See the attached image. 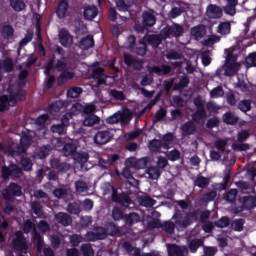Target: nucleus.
I'll use <instances>...</instances> for the list:
<instances>
[{
    "label": "nucleus",
    "instance_id": "34",
    "mask_svg": "<svg viewBox=\"0 0 256 256\" xmlns=\"http://www.w3.org/2000/svg\"><path fill=\"white\" fill-rule=\"evenodd\" d=\"M30 207L34 213V215L38 217H43V207L39 201H32L30 203Z\"/></svg>",
    "mask_w": 256,
    "mask_h": 256
},
{
    "label": "nucleus",
    "instance_id": "55",
    "mask_svg": "<svg viewBox=\"0 0 256 256\" xmlns=\"http://www.w3.org/2000/svg\"><path fill=\"white\" fill-rule=\"evenodd\" d=\"M165 233H173L175 231V223L171 221L164 222L161 226V228Z\"/></svg>",
    "mask_w": 256,
    "mask_h": 256
},
{
    "label": "nucleus",
    "instance_id": "23",
    "mask_svg": "<svg viewBox=\"0 0 256 256\" xmlns=\"http://www.w3.org/2000/svg\"><path fill=\"white\" fill-rule=\"evenodd\" d=\"M143 23L145 27H153L157 23V18L152 13L146 12L143 14Z\"/></svg>",
    "mask_w": 256,
    "mask_h": 256
},
{
    "label": "nucleus",
    "instance_id": "37",
    "mask_svg": "<svg viewBox=\"0 0 256 256\" xmlns=\"http://www.w3.org/2000/svg\"><path fill=\"white\" fill-rule=\"evenodd\" d=\"M192 119L196 123H201V121H205V119H207V112L205 111V109L197 110L192 115Z\"/></svg>",
    "mask_w": 256,
    "mask_h": 256
},
{
    "label": "nucleus",
    "instance_id": "49",
    "mask_svg": "<svg viewBox=\"0 0 256 256\" xmlns=\"http://www.w3.org/2000/svg\"><path fill=\"white\" fill-rule=\"evenodd\" d=\"M1 33H2V37L4 39H8V40L13 39V33H14L13 27H11V26H4L2 28Z\"/></svg>",
    "mask_w": 256,
    "mask_h": 256
},
{
    "label": "nucleus",
    "instance_id": "27",
    "mask_svg": "<svg viewBox=\"0 0 256 256\" xmlns=\"http://www.w3.org/2000/svg\"><path fill=\"white\" fill-rule=\"evenodd\" d=\"M163 39H167V38H163L160 35H150L147 38V41L149 43V45H152V47H159V45H161V43L163 42Z\"/></svg>",
    "mask_w": 256,
    "mask_h": 256
},
{
    "label": "nucleus",
    "instance_id": "64",
    "mask_svg": "<svg viewBox=\"0 0 256 256\" xmlns=\"http://www.w3.org/2000/svg\"><path fill=\"white\" fill-rule=\"evenodd\" d=\"M245 61L247 67H256V52L251 53L248 57H246Z\"/></svg>",
    "mask_w": 256,
    "mask_h": 256
},
{
    "label": "nucleus",
    "instance_id": "30",
    "mask_svg": "<svg viewBox=\"0 0 256 256\" xmlns=\"http://www.w3.org/2000/svg\"><path fill=\"white\" fill-rule=\"evenodd\" d=\"M13 67V60L11 58H7L0 62V69L6 73H11V71H13Z\"/></svg>",
    "mask_w": 256,
    "mask_h": 256
},
{
    "label": "nucleus",
    "instance_id": "59",
    "mask_svg": "<svg viewBox=\"0 0 256 256\" xmlns=\"http://www.w3.org/2000/svg\"><path fill=\"white\" fill-rule=\"evenodd\" d=\"M81 252L84 256H95V252L89 244H83L81 246Z\"/></svg>",
    "mask_w": 256,
    "mask_h": 256
},
{
    "label": "nucleus",
    "instance_id": "24",
    "mask_svg": "<svg viewBox=\"0 0 256 256\" xmlns=\"http://www.w3.org/2000/svg\"><path fill=\"white\" fill-rule=\"evenodd\" d=\"M95 45V40H93V36H87L80 41V49L87 51V49H91Z\"/></svg>",
    "mask_w": 256,
    "mask_h": 256
},
{
    "label": "nucleus",
    "instance_id": "26",
    "mask_svg": "<svg viewBox=\"0 0 256 256\" xmlns=\"http://www.w3.org/2000/svg\"><path fill=\"white\" fill-rule=\"evenodd\" d=\"M216 32L219 33L220 35H229V33H231V23L221 22L218 25Z\"/></svg>",
    "mask_w": 256,
    "mask_h": 256
},
{
    "label": "nucleus",
    "instance_id": "38",
    "mask_svg": "<svg viewBox=\"0 0 256 256\" xmlns=\"http://www.w3.org/2000/svg\"><path fill=\"white\" fill-rule=\"evenodd\" d=\"M152 72L157 73V75H167V73H171V66H155L152 68Z\"/></svg>",
    "mask_w": 256,
    "mask_h": 256
},
{
    "label": "nucleus",
    "instance_id": "20",
    "mask_svg": "<svg viewBox=\"0 0 256 256\" xmlns=\"http://www.w3.org/2000/svg\"><path fill=\"white\" fill-rule=\"evenodd\" d=\"M187 249L185 247H179L177 245H170L168 247L169 256H185Z\"/></svg>",
    "mask_w": 256,
    "mask_h": 256
},
{
    "label": "nucleus",
    "instance_id": "47",
    "mask_svg": "<svg viewBox=\"0 0 256 256\" xmlns=\"http://www.w3.org/2000/svg\"><path fill=\"white\" fill-rule=\"evenodd\" d=\"M161 147H163V141L161 140L154 139L149 143V149L154 153H157V151H159Z\"/></svg>",
    "mask_w": 256,
    "mask_h": 256
},
{
    "label": "nucleus",
    "instance_id": "45",
    "mask_svg": "<svg viewBox=\"0 0 256 256\" xmlns=\"http://www.w3.org/2000/svg\"><path fill=\"white\" fill-rule=\"evenodd\" d=\"M122 247L125 249V251H127V253H130L131 255H141V251L130 245L129 242H124Z\"/></svg>",
    "mask_w": 256,
    "mask_h": 256
},
{
    "label": "nucleus",
    "instance_id": "28",
    "mask_svg": "<svg viewBox=\"0 0 256 256\" xmlns=\"http://www.w3.org/2000/svg\"><path fill=\"white\" fill-rule=\"evenodd\" d=\"M99 121H101L99 116L89 115L84 119L83 123L85 127H93V125H99Z\"/></svg>",
    "mask_w": 256,
    "mask_h": 256
},
{
    "label": "nucleus",
    "instance_id": "11",
    "mask_svg": "<svg viewBox=\"0 0 256 256\" xmlns=\"http://www.w3.org/2000/svg\"><path fill=\"white\" fill-rule=\"evenodd\" d=\"M206 17L208 19H221L223 17V9L216 4H209L206 7Z\"/></svg>",
    "mask_w": 256,
    "mask_h": 256
},
{
    "label": "nucleus",
    "instance_id": "21",
    "mask_svg": "<svg viewBox=\"0 0 256 256\" xmlns=\"http://www.w3.org/2000/svg\"><path fill=\"white\" fill-rule=\"evenodd\" d=\"M183 135H193L197 131V126L192 121H188L181 126Z\"/></svg>",
    "mask_w": 256,
    "mask_h": 256
},
{
    "label": "nucleus",
    "instance_id": "44",
    "mask_svg": "<svg viewBox=\"0 0 256 256\" xmlns=\"http://www.w3.org/2000/svg\"><path fill=\"white\" fill-rule=\"evenodd\" d=\"M229 143V139H218L214 142V147L218 149L221 153L225 151V147H227V144Z\"/></svg>",
    "mask_w": 256,
    "mask_h": 256
},
{
    "label": "nucleus",
    "instance_id": "56",
    "mask_svg": "<svg viewBox=\"0 0 256 256\" xmlns=\"http://www.w3.org/2000/svg\"><path fill=\"white\" fill-rule=\"evenodd\" d=\"M203 246V240L194 239L190 242L189 248L191 253H195L199 247Z\"/></svg>",
    "mask_w": 256,
    "mask_h": 256
},
{
    "label": "nucleus",
    "instance_id": "43",
    "mask_svg": "<svg viewBox=\"0 0 256 256\" xmlns=\"http://www.w3.org/2000/svg\"><path fill=\"white\" fill-rule=\"evenodd\" d=\"M63 107H67V102L65 101H56L50 106V113H57L63 109Z\"/></svg>",
    "mask_w": 256,
    "mask_h": 256
},
{
    "label": "nucleus",
    "instance_id": "53",
    "mask_svg": "<svg viewBox=\"0 0 256 256\" xmlns=\"http://www.w3.org/2000/svg\"><path fill=\"white\" fill-rule=\"evenodd\" d=\"M216 197H217V192L215 190L207 192L202 197V203H210V201H215Z\"/></svg>",
    "mask_w": 256,
    "mask_h": 256
},
{
    "label": "nucleus",
    "instance_id": "15",
    "mask_svg": "<svg viewBox=\"0 0 256 256\" xmlns=\"http://www.w3.org/2000/svg\"><path fill=\"white\" fill-rule=\"evenodd\" d=\"M59 42L63 47H71L73 45V36L69 33V31L62 29L58 34Z\"/></svg>",
    "mask_w": 256,
    "mask_h": 256
},
{
    "label": "nucleus",
    "instance_id": "42",
    "mask_svg": "<svg viewBox=\"0 0 256 256\" xmlns=\"http://www.w3.org/2000/svg\"><path fill=\"white\" fill-rule=\"evenodd\" d=\"M131 5H133V0H129L127 3L124 0H116L118 11H127Z\"/></svg>",
    "mask_w": 256,
    "mask_h": 256
},
{
    "label": "nucleus",
    "instance_id": "19",
    "mask_svg": "<svg viewBox=\"0 0 256 256\" xmlns=\"http://www.w3.org/2000/svg\"><path fill=\"white\" fill-rule=\"evenodd\" d=\"M62 153L64 157L75 155V153H77V144L73 142L66 143L62 148Z\"/></svg>",
    "mask_w": 256,
    "mask_h": 256
},
{
    "label": "nucleus",
    "instance_id": "41",
    "mask_svg": "<svg viewBox=\"0 0 256 256\" xmlns=\"http://www.w3.org/2000/svg\"><path fill=\"white\" fill-rule=\"evenodd\" d=\"M124 219L128 225H133V223H139V221H141V217L135 212L124 216Z\"/></svg>",
    "mask_w": 256,
    "mask_h": 256
},
{
    "label": "nucleus",
    "instance_id": "36",
    "mask_svg": "<svg viewBox=\"0 0 256 256\" xmlns=\"http://www.w3.org/2000/svg\"><path fill=\"white\" fill-rule=\"evenodd\" d=\"M138 203L142 207H153V205H155V200L149 196H140L138 197Z\"/></svg>",
    "mask_w": 256,
    "mask_h": 256
},
{
    "label": "nucleus",
    "instance_id": "39",
    "mask_svg": "<svg viewBox=\"0 0 256 256\" xmlns=\"http://www.w3.org/2000/svg\"><path fill=\"white\" fill-rule=\"evenodd\" d=\"M81 93H83V88L81 87H71L67 90V96L70 97V99H77Z\"/></svg>",
    "mask_w": 256,
    "mask_h": 256
},
{
    "label": "nucleus",
    "instance_id": "61",
    "mask_svg": "<svg viewBox=\"0 0 256 256\" xmlns=\"http://www.w3.org/2000/svg\"><path fill=\"white\" fill-rule=\"evenodd\" d=\"M233 151H249V144L246 143H234L232 144Z\"/></svg>",
    "mask_w": 256,
    "mask_h": 256
},
{
    "label": "nucleus",
    "instance_id": "25",
    "mask_svg": "<svg viewBox=\"0 0 256 256\" xmlns=\"http://www.w3.org/2000/svg\"><path fill=\"white\" fill-rule=\"evenodd\" d=\"M97 7L95 6H88L84 10V17L85 19H88V21H92V19H95L97 17Z\"/></svg>",
    "mask_w": 256,
    "mask_h": 256
},
{
    "label": "nucleus",
    "instance_id": "14",
    "mask_svg": "<svg viewBox=\"0 0 256 256\" xmlns=\"http://www.w3.org/2000/svg\"><path fill=\"white\" fill-rule=\"evenodd\" d=\"M76 163H79L82 171H88V169H91V167H93V164L89 162V154L87 153L77 154Z\"/></svg>",
    "mask_w": 256,
    "mask_h": 256
},
{
    "label": "nucleus",
    "instance_id": "57",
    "mask_svg": "<svg viewBox=\"0 0 256 256\" xmlns=\"http://www.w3.org/2000/svg\"><path fill=\"white\" fill-rule=\"evenodd\" d=\"M223 95H225V92L223 91V87L221 86H217L216 88H213L210 91V96L215 99L217 97H223Z\"/></svg>",
    "mask_w": 256,
    "mask_h": 256
},
{
    "label": "nucleus",
    "instance_id": "29",
    "mask_svg": "<svg viewBox=\"0 0 256 256\" xmlns=\"http://www.w3.org/2000/svg\"><path fill=\"white\" fill-rule=\"evenodd\" d=\"M104 71L105 70L100 67L92 69V77H93V79H98L97 80L98 85H103V83H105V80L101 79V77H103Z\"/></svg>",
    "mask_w": 256,
    "mask_h": 256
},
{
    "label": "nucleus",
    "instance_id": "6",
    "mask_svg": "<svg viewBox=\"0 0 256 256\" xmlns=\"http://www.w3.org/2000/svg\"><path fill=\"white\" fill-rule=\"evenodd\" d=\"M31 145V136L23 135L20 139V145L16 146L15 149L10 148V153L13 157L17 155H23L27 151V147Z\"/></svg>",
    "mask_w": 256,
    "mask_h": 256
},
{
    "label": "nucleus",
    "instance_id": "31",
    "mask_svg": "<svg viewBox=\"0 0 256 256\" xmlns=\"http://www.w3.org/2000/svg\"><path fill=\"white\" fill-rule=\"evenodd\" d=\"M223 121L227 125H235V123H237L239 121V117H237V115H235V113L228 112V113L224 114Z\"/></svg>",
    "mask_w": 256,
    "mask_h": 256
},
{
    "label": "nucleus",
    "instance_id": "13",
    "mask_svg": "<svg viewBox=\"0 0 256 256\" xmlns=\"http://www.w3.org/2000/svg\"><path fill=\"white\" fill-rule=\"evenodd\" d=\"M190 35L195 41H201L207 35V28H205V25L194 26L190 30Z\"/></svg>",
    "mask_w": 256,
    "mask_h": 256
},
{
    "label": "nucleus",
    "instance_id": "22",
    "mask_svg": "<svg viewBox=\"0 0 256 256\" xmlns=\"http://www.w3.org/2000/svg\"><path fill=\"white\" fill-rule=\"evenodd\" d=\"M227 5L224 7L227 15H234L236 13L235 7L239 4V0H226Z\"/></svg>",
    "mask_w": 256,
    "mask_h": 256
},
{
    "label": "nucleus",
    "instance_id": "58",
    "mask_svg": "<svg viewBox=\"0 0 256 256\" xmlns=\"http://www.w3.org/2000/svg\"><path fill=\"white\" fill-rule=\"evenodd\" d=\"M201 60L204 67L211 65V51H205L201 54Z\"/></svg>",
    "mask_w": 256,
    "mask_h": 256
},
{
    "label": "nucleus",
    "instance_id": "9",
    "mask_svg": "<svg viewBox=\"0 0 256 256\" xmlns=\"http://www.w3.org/2000/svg\"><path fill=\"white\" fill-rule=\"evenodd\" d=\"M22 175L23 172L17 165H11L9 168L4 166L2 168L3 179H9V177H12L13 179H19Z\"/></svg>",
    "mask_w": 256,
    "mask_h": 256
},
{
    "label": "nucleus",
    "instance_id": "63",
    "mask_svg": "<svg viewBox=\"0 0 256 256\" xmlns=\"http://www.w3.org/2000/svg\"><path fill=\"white\" fill-rule=\"evenodd\" d=\"M112 218L114 221H121L123 219V211L119 207H114L112 210Z\"/></svg>",
    "mask_w": 256,
    "mask_h": 256
},
{
    "label": "nucleus",
    "instance_id": "17",
    "mask_svg": "<svg viewBox=\"0 0 256 256\" xmlns=\"http://www.w3.org/2000/svg\"><path fill=\"white\" fill-rule=\"evenodd\" d=\"M71 119V114H65L62 118L61 124H56L51 127L52 133H58V135H63L65 133V126L67 123H69V120Z\"/></svg>",
    "mask_w": 256,
    "mask_h": 256
},
{
    "label": "nucleus",
    "instance_id": "2",
    "mask_svg": "<svg viewBox=\"0 0 256 256\" xmlns=\"http://www.w3.org/2000/svg\"><path fill=\"white\" fill-rule=\"evenodd\" d=\"M104 191L105 195H107V193H110L112 201H114V203H119L123 207H129V205H131V198H129L127 194H117V190H115L113 185H111L110 183L104 184Z\"/></svg>",
    "mask_w": 256,
    "mask_h": 256
},
{
    "label": "nucleus",
    "instance_id": "5",
    "mask_svg": "<svg viewBox=\"0 0 256 256\" xmlns=\"http://www.w3.org/2000/svg\"><path fill=\"white\" fill-rule=\"evenodd\" d=\"M23 195V191L21 190V186L15 183H11L7 189L2 191V197L6 199V201H11L14 197H21Z\"/></svg>",
    "mask_w": 256,
    "mask_h": 256
},
{
    "label": "nucleus",
    "instance_id": "32",
    "mask_svg": "<svg viewBox=\"0 0 256 256\" xmlns=\"http://www.w3.org/2000/svg\"><path fill=\"white\" fill-rule=\"evenodd\" d=\"M219 41H221L220 36L210 35L207 39L202 41V45H204V47H213V45H215V43H219Z\"/></svg>",
    "mask_w": 256,
    "mask_h": 256
},
{
    "label": "nucleus",
    "instance_id": "54",
    "mask_svg": "<svg viewBox=\"0 0 256 256\" xmlns=\"http://www.w3.org/2000/svg\"><path fill=\"white\" fill-rule=\"evenodd\" d=\"M34 240L36 241V247H37L38 253H41L43 251V245H44L43 237L41 236V234L35 232Z\"/></svg>",
    "mask_w": 256,
    "mask_h": 256
},
{
    "label": "nucleus",
    "instance_id": "48",
    "mask_svg": "<svg viewBox=\"0 0 256 256\" xmlns=\"http://www.w3.org/2000/svg\"><path fill=\"white\" fill-rule=\"evenodd\" d=\"M194 185H196V187H200L201 189H204V187H207V185H209V178L199 176L195 179Z\"/></svg>",
    "mask_w": 256,
    "mask_h": 256
},
{
    "label": "nucleus",
    "instance_id": "4",
    "mask_svg": "<svg viewBox=\"0 0 256 256\" xmlns=\"http://www.w3.org/2000/svg\"><path fill=\"white\" fill-rule=\"evenodd\" d=\"M184 33L183 26L179 24H173L166 26L160 31L162 39H171V37H181Z\"/></svg>",
    "mask_w": 256,
    "mask_h": 256
},
{
    "label": "nucleus",
    "instance_id": "35",
    "mask_svg": "<svg viewBox=\"0 0 256 256\" xmlns=\"http://www.w3.org/2000/svg\"><path fill=\"white\" fill-rule=\"evenodd\" d=\"M67 9H69V4H67L66 1L60 2L56 10V13L60 19H63V17L67 15Z\"/></svg>",
    "mask_w": 256,
    "mask_h": 256
},
{
    "label": "nucleus",
    "instance_id": "3",
    "mask_svg": "<svg viewBox=\"0 0 256 256\" xmlns=\"http://www.w3.org/2000/svg\"><path fill=\"white\" fill-rule=\"evenodd\" d=\"M174 223L177 227L185 229V227H189L191 223L197 221V212H188V213H176L173 216Z\"/></svg>",
    "mask_w": 256,
    "mask_h": 256
},
{
    "label": "nucleus",
    "instance_id": "12",
    "mask_svg": "<svg viewBox=\"0 0 256 256\" xmlns=\"http://www.w3.org/2000/svg\"><path fill=\"white\" fill-rule=\"evenodd\" d=\"M13 245L17 251H21L22 253H27V241L23 237V232L18 231L15 234V238L13 240Z\"/></svg>",
    "mask_w": 256,
    "mask_h": 256
},
{
    "label": "nucleus",
    "instance_id": "18",
    "mask_svg": "<svg viewBox=\"0 0 256 256\" xmlns=\"http://www.w3.org/2000/svg\"><path fill=\"white\" fill-rule=\"evenodd\" d=\"M55 220L57 223H60V225H63L64 227H67L73 223V219H71V216L67 213L59 212L55 215Z\"/></svg>",
    "mask_w": 256,
    "mask_h": 256
},
{
    "label": "nucleus",
    "instance_id": "33",
    "mask_svg": "<svg viewBox=\"0 0 256 256\" xmlns=\"http://www.w3.org/2000/svg\"><path fill=\"white\" fill-rule=\"evenodd\" d=\"M148 179H159L161 177V170L157 166H152L147 169Z\"/></svg>",
    "mask_w": 256,
    "mask_h": 256
},
{
    "label": "nucleus",
    "instance_id": "51",
    "mask_svg": "<svg viewBox=\"0 0 256 256\" xmlns=\"http://www.w3.org/2000/svg\"><path fill=\"white\" fill-rule=\"evenodd\" d=\"M75 187L77 193H87V191H89V186H87V183L81 180L75 182Z\"/></svg>",
    "mask_w": 256,
    "mask_h": 256
},
{
    "label": "nucleus",
    "instance_id": "60",
    "mask_svg": "<svg viewBox=\"0 0 256 256\" xmlns=\"http://www.w3.org/2000/svg\"><path fill=\"white\" fill-rule=\"evenodd\" d=\"M110 97H113L114 99H118V101H124L125 99V94H123L122 91H118L115 89H112L109 91Z\"/></svg>",
    "mask_w": 256,
    "mask_h": 256
},
{
    "label": "nucleus",
    "instance_id": "50",
    "mask_svg": "<svg viewBox=\"0 0 256 256\" xmlns=\"http://www.w3.org/2000/svg\"><path fill=\"white\" fill-rule=\"evenodd\" d=\"M10 5L14 11H23V9L26 7L25 2L22 0H11Z\"/></svg>",
    "mask_w": 256,
    "mask_h": 256
},
{
    "label": "nucleus",
    "instance_id": "16",
    "mask_svg": "<svg viewBox=\"0 0 256 256\" xmlns=\"http://www.w3.org/2000/svg\"><path fill=\"white\" fill-rule=\"evenodd\" d=\"M52 169H56L59 173H67L71 169V165L65 162H61L59 159L54 158L50 161Z\"/></svg>",
    "mask_w": 256,
    "mask_h": 256
},
{
    "label": "nucleus",
    "instance_id": "62",
    "mask_svg": "<svg viewBox=\"0 0 256 256\" xmlns=\"http://www.w3.org/2000/svg\"><path fill=\"white\" fill-rule=\"evenodd\" d=\"M20 165H22L24 171H31L33 167V163L29 158H22L20 161Z\"/></svg>",
    "mask_w": 256,
    "mask_h": 256
},
{
    "label": "nucleus",
    "instance_id": "46",
    "mask_svg": "<svg viewBox=\"0 0 256 256\" xmlns=\"http://www.w3.org/2000/svg\"><path fill=\"white\" fill-rule=\"evenodd\" d=\"M189 85V77L187 75L182 76L179 83L174 85V91H179V89H185Z\"/></svg>",
    "mask_w": 256,
    "mask_h": 256
},
{
    "label": "nucleus",
    "instance_id": "8",
    "mask_svg": "<svg viewBox=\"0 0 256 256\" xmlns=\"http://www.w3.org/2000/svg\"><path fill=\"white\" fill-rule=\"evenodd\" d=\"M241 69V64L237 62L234 57H229L225 63V72L224 75L226 77H232V75H236L237 71Z\"/></svg>",
    "mask_w": 256,
    "mask_h": 256
},
{
    "label": "nucleus",
    "instance_id": "1",
    "mask_svg": "<svg viewBox=\"0 0 256 256\" xmlns=\"http://www.w3.org/2000/svg\"><path fill=\"white\" fill-rule=\"evenodd\" d=\"M126 167L122 170V175L125 177V179H129V183H132L134 185H139V181L133 178L131 175V169H145L147 167V160L146 159H140L137 160L135 158H128L125 161Z\"/></svg>",
    "mask_w": 256,
    "mask_h": 256
},
{
    "label": "nucleus",
    "instance_id": "40",
    "mask_svg": "<svg viewBox=\"0 0 256 256\" xmlns=\"http://www.w3.org/2000/svg\"><path fill=\"white\" fill-rule=\"evenodd\" d=\"M243 205L245 209H253L256 207V197L247 196L243 198Z\"/></svg>",
    "mask_w": 256,
    "mask_h": 256
},
{
    "label": "nucleus",
    "instance_id": "7",
    "mask_svg": "<svg viewBox=\"0 0 256 256\" xmlns=\"http://www.w3.org/2000/svg\"><path fill=\"white\" fill-rule=\"evenodd\" d=\"M129 121H131V113L129 112H117L106 119V123L109 125H115V123H129Z\"/></svg>",
    "mask_w": 256,
    "mask_h": 256
},
{
    "label": "nucleus",
    "instance_id": "10",
    "mask_svg": "<svg viewBox=\"0 0 256 256\" xmlns=\"http://www.w3.org/2000/svg\"><path fill=\"white\" fill-rule=\"evenodd\" d=\"M113 139V133L109 130L98 131L94 136V143L96 145H107Z\"/></svg>",
    "mask_w": 256,
    "mask_h": 256
},
{
    "label": "nucleus",
    "instance_id": "52",
    "mask_svg": "<svg viewBox=\"0 0 256 256\" xmlns=\"http://www.w3.org/2000/svg\"><path fill=\"white\" fill-rule=\"evenodd\" d=\"M238 109L243 113H247V111H251V100H242L238 104Z\"/></svg>",
    "mask_w": 256,
    "mask_h": 256
}]
</instances>
